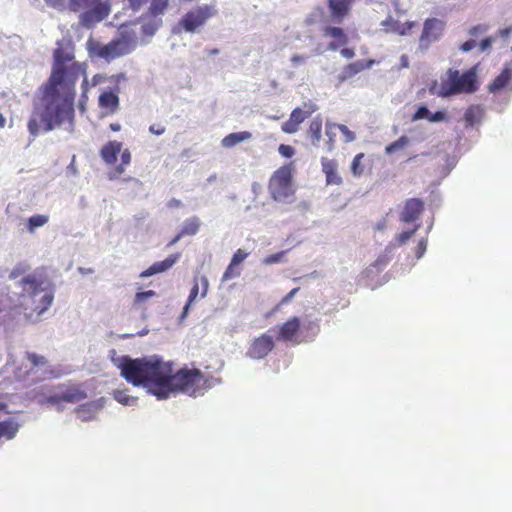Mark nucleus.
I'll list each match as a JSON object with an SVG mask.
<instances>
[{
	"mask_svg": "<svg viewBox=\"0 0 512 512\" xmlns=\"http://www.w3.org/2000/svg\"><path fill=\"white\" fill-rule=\"evenodd\" d=\"M395 249V244L389 243L384 252L378 256L376 261L367 269V272L370 273L373 269L376 271H381L386 267V265L392 260L393 253Z\"/></svg>",
	"mask_w": 512,
	"mask_h": 512,
	"instance_id": "23",
	"label": "nucleus"
},
{
	"mask_svg": "<svg viewBox=\"0 0 512 512\" xmlns=\"http://www.w3.org/2000/svg\"><path fill=\"white\" fill-rule=\"evenodd\" d=\"M49 222V216L45 214H37L28 218L26 228L27 231L33 234L36 229L43 227Z\"/></svg>",
	"mask_w": 512,
	"mask_h": 512,
	"instance_id": "29",
	"label": "nucleus"
},
{
	"mask_svg": "<svg viewBox=\"0 0 512 512\" xmlns=\"http://www.w3.org/2000/svg\"><path fill=\"white\" fill-rule=\"evenodd\" d=\"M420 226L421 225L418 223V224H415L412 229L402 231L401 233L396 235L395 242H392V243L395 244V247L397 245L398 246L404 245L412 238V236L416 233V231L420 228Z\"/></svg>",
	"mask_w": 512,
	"mask_h": 512,
	"instance_id": "33",
	"label": "nucleus"
},
{
	"mask_svg": "<svg viewBox=\"0 0 512 512\" xmlns=\"http://www.w3.org/2000/svg\"><path fill=\"white\" fill-rule=\"evenodd\" d=\"M364 154L359 153L357 154L351 164V172L354 176L359 177L364 172V166L361 164V160L363 159Z\"/></svg>",
	"mask_w": 512,
	"mask_h": 512,
	"instance_id": "38",
	"label": "nucleus"
},
{
	"mask_svg": "<svg viewBox=\"0 0 512 512\" xmlns=\"http://www.w3.org/2000/svg\"><path fill=\"white\" fill-rule=\"evenodd\" d=\"M278 151H279L280 155L285 157V158H290L295 153V150H294V148L292 146L284 145V144H281L279 146Z\"/></svg>",
	"mask_w": 512,
	"mask_h": 512,
	"instance_id": "49",
	"label": "nucleus"
},
{
	"mask_svg": "<svg viewBox=\"0 0 512 512\" xmlns=\"http://www.w3.org/2000/svg\"><path fill=\"white\" fill-rule=\"evenodd\" d=\"M424 210V203L418 198L407 199L399 213V220L403 223H412L419 219Z\"/></svg>",
	"mask_w": 512,
	"mask_h": 512,
	"instance_id": "12",
	"label": "nucleus"
},
{
	"mask_svg": "<svg viewBox=\"0 0 512 512\" xmlns=\"http://www.w3.org/2000/svg\"><path fill=\"white\" fill-rule=\"evenodd\" d=\"M300 330V319L293 317L278 328V338L282 341L297 342V334Z\"/></svg>",
	"mask_w": 512,
	"mask_h": 512,
	"instance_id": "14",
	"label": "nucleus"
},
{
	"mask_svg": "<svg viewBox=\"0 0 512 512\" xmlns=\"http://www.w3.org/2000/svg\"><path fill=\"white\" fill-rule=\"evenodd\" d=\"M269 192L275 201L285 202L294 193L291 182V169L282 166L276 170L269 181Z\"/></svg>",
	"mask_w": 512,
	"mask_h": 512,
	"instance_id": "9",
	"label": "nucleus"
},
{
	"mask_svg": "<svg viewBox=\"0 0 512 512\" xmlns=\"http://www.w3.org/2000/svg\"><path fill=\"white\" fill-rule=\"evenodd\" d=\"M337 128L340 130V132L344 136V141L346 143L353 142L356 139L355 133L344 124H337Z\"/></svg>",
	"mask_w": 512,
	"mask_h": 512,
	"instance_id": "41",
	"label": "nucleus"
},
{
	"mask_svg": "<svg viewBox=\"0 0 512 512\" xmlns=\"http://www.w3.org/2000/svg\"><path fill=\"white\" fill-rule=\"evenodd\" d=\"M447 120V115L443 111H438L436 113L431 112V116L429 118V122L436 123V122H443Z\"/></svg>",
	"mask_w": 512,
	"mask_h": 512,
	"instance_id": "52",
	"label": "nucleus"
},
{
	"mask_svg": "<svg viewBox=\"0 0 512 512\" xmlns=\"http://www.w3.org/2000/svg\"><path fill=\"white\" fill-rule=\"evenodd\" d=\"M446 23L438 18H428L424 21L423 30L419 38L418 47L426 51L430 45L438 41L445 30Z\"/></svg>",
	"mask_w": 512,
	"mask_h": 512,
	"instance_id": "10",
	"label": "nucleus"
},
{
	"mask_svg": "<svg viewBox=\"0 0 512 512\" xmlns=\"http://www.w3.org/2000/svg\"><path fill=\"white\" fill-rule=\"evenodd\" d=\"M247 256H248V253H247V252H245V251H244V250H242V249H238V250L234 253V255H233L232 260H231V262H230V263H231L232 265L236 266V265L240 264L242 261H244V260L247 258Z\"/></svg>",
	"mask_w": 512,
	"mask_h": 512,
	"instance_id": "45",
	"label": "nucleus"
},
{
	"mask_svg": "<svg viewBox=\"0 0 512 512\" xmlns=\"http://www.w3.org/2000/svg\"><path fill=\"white\" fill-rule=\"evenodd\" d=\"M322 170L326 175L328 184H340L341 178L337 174V165L335 161L322 158Z\"/></svg>",
	"mask_w": 512,
	"mask_h": 512,
	"instance_id": "26",
	"label": "nucleus"
},
{
	"mask_svg": "<svg viewBox=\"0 0 512 512\" xmlns=\"http://www.w3.org/2000/svg\"><path fill=\"white\" fill-rule=\"evenodd\" d=\"M426 249H427V239L426 238H422L418 242V245H417V248H416V257H417V259H420L424 255V253L426 252Z\"/></svg>",
	"mask_w": 512,
	"mask_h": 512,
	"instance_id": "51",
	"label": "nucleus"
},
{
	"mask_svg": "<svg viewBox=\"0 0 512 512\" xmlns=\"http://www.w3.org/2000/svg\"><path fill=\"white\" fill-rule=\"evenodd\" d=\"M306 61V57L302 56V55H294L292 58H291V62L294 66H298V65H301V64H304Z\"/></svg>",
	"mask_w": 512,
	"mask_h": 512,
	"instance_id": "61",
	"label": "nucleus"
},
{
	"mask_svg": "<svg viewBox=\"0 0 512 512\" xmlns=\"http://www.w3.org/2000/svg\"><path fill=\"white\" fill-rule=\"evenodd\" d=\"M109 357L120 370V375L130 384L143 387L158 400H165L178 393L192 397L203 395L212 384L197 369L174 371L173 364L157 355L131 358L111 350Z\"/></svg>",
	"mask_w": 512,
	"mask_h": 512,
	"instance_id": "2",
	"label": "nucleus"
},
{
	"mask_svg": "<svg viewBox=\"0 0 512 512\" xmlns=\"http://www.w3.org/2000/svg\"><path fill=\"white\" fill-rule=\"evenodd\" d=\"M285 254H286L285 251H281V252L269 255L262 260V263L265 265H273V264L281 263V262H283Z\"/></svg>",
	"mask_w": 512,
	"mask_h": 512,
	"instance_id": "39",
	"label": "nucleus"
},
{
	"mask_svg": "<svg viewBox=\"0 0 512 512\" xmlns=\"http://www.w3.org/2000/svg\"><path fill=\"white\" fill-rule=\"evenodd\" d=\"M30 398L40 405L48 404L61 411L64 403H78L87 398V394L79 385L54 387L41 384L30 391Z\"/></svg>",
	"mask_w": 512,
	"mask_h": 512,
	"instance_id": "4",
	"label": "nucleus"
},
{
	"mask_svg": "<svg viewBox=\"0 0 512 512\" xmlns=\"http://www.w3.org/2000/svg\"><path fill=\"white\" fill-rule=\"evenodd\" d=\"M169 0H151L148 14L162 16L168 6Z\"/></svg>",
	"mask_w": 512,
	"mask_h": 512,
	"instance_id": "34",
	"label": "nucleus"
},
{
	"mask_svg": "<svg viewBox=\"0 0 512 512\" xmlns=\"http://www.w3.org/2000/svg\"><path fill=\"white\" fill-rule=\"evenodd\" d=\"M199 280H200V283L202 285L201 298H204L207 295V291H208V287H209V282H208L207 277L204 276V275H202Z\"/></svg>",
	"mask_w": 512,
	"mask_h": 512,
	"instance_id": "54",
	"label": "nucleus"
},
{
	"mask_svg": "<svg viewBox=\"0 0 512 512\" xmlns=\"http://www.w3.org/2000/svg\"><path fill=\"white\" fill-rule=\"evenodd\" d=\"M493 41L494 40L492 37H488V38H485L484 40H482L480 43V51L484 52V51L488 50L491 47Z\"/></svg>",
	"mask_w": 512,
	"mask_h": 512,
	"instance_id": "56",
	"label": "nucleus"
},
{
	"mask_svg": "<svg viewBox=\"0 0 512 512\" xmlns=\"http://www.w3.org/2000/svg\"><path fill=\"white\" fill-rule=\"evenodd\" d=\"M400 63L402 68H408L409 67V59L407 55H402L400 57Z\"/></svg>",
	"mask_w": 512,
	"mask_h": 512,
	"instance_id": "64",
	"label": "nucleus"
},
{
	"mask_svg": "<svg viewBox=\"0 0 512 512\" xmlns=\"http://www.w3.org/2000/svg\"><path fill=\"white\" fill-rule=\"evenodd\" d=\"M308 135L312 140V144L314 146H318L322 137V118L321 116H316L310 123L308 129Z\"/></svg>",
	"mask_w": 512,
	"mask_h": 512,
	"instance_id": "28",
	"label": "nucleus"
},
{
	"mask_svg": "<svg viewBox=\"0 0 512 512\" xmlns=\"http://www.w3.org/2000/svg\"><path fill=\"white\" fill-rule=\"evenodd\" d=\"M217 14L215 5H200L186 12L177 25L172 29L173 34H180L182 31L195 33L206 22Z\"/></svg>",
	"mask_w": 512,
	"mask_h": 512,
	"instance_id": "8",
	"label": "nucleus"
},
{
	"mask_svg": "<svg viewBox=\"0 0 512 512\" xmlns=\"http://www.w3.org/2000/svg\"><path fill=\"white\" fill-rule=\"evenodd\" d=\"M81 87L83 89V93H82V99L80 101V106L83 109L84 108V100L83 99L86 98V92L88 89V80L86 77H84Z\"/></svg>",
	"mask_w": 512,
	"mask_h": 512,
	"instance_id": "60",
	"label": "nucleus"
},
{
	"mask_svg": "<svg viewBox=\"0 0 512 512\" xmlns=\"http://www.w3.org/2000/svg\"><path fill=\"white\" fill-rule=\"evenodd\" d=\"M251 138H252V133L249 131L233 132V133L226 135L221 140V145L224 148H232L241 142L250 140Z\"/></svg>",
	"mask_w": 512,
	"mask_h": 512,
	"instance_id": "25",
	"label": "nucleus"
},
{
	"mask_svg": "<svg viewBox=\"0 0 512 512\" xmlns=\"http://www.w3.org/2000/svg\"><path fill=\"white\" fill-rule=\"evenodd\" d=\"M122 150V143L118 141H109L101 149V157L108 164L113 165L117 161V156Z\"/></svg>",
	"mask_w": 512,
	"mask_h": 512,
	"instance_id": "21",
	"label": "nucleus"
},
{
	"mask_svg": "<svg viewBox=\"0 0 512 512\" xmlns=\"http://www.w3.org/2000/svg\"><path fill=\"white\" fill-rule=\"evenodd\" d=\"M106 80H107L106 76L101 75V74H96V75L93 76V78L91 80V85L92 86H97V85L102 84Z\"/></svg>",
	"mask_w": 512,
	"mask_h": 512,
	"instance_id": "57",
	"label": "nucleus"
},
{
	"mask_svg": "<svg viewBox=\"0 0 512 512\" xmlns=\"http://www.w3.org/2000/svg\"><path fill=\"white\" fill-rule=\"evenodd\" d=\"M21 292L13 298L8 294L0 295V312L5 309L19 308L25 319L37 323L54 301L51 281L40 272L31 273L18 282Z\"/></svg>",
	"mask_w": 512,
	"mask_h": 512,
	"instance_id": "3",
	"label": "nucleus"
},
{
	"mask_svg": "<svg viewBox=\"0 0 512 512\" xmlns=\"http://www.w3.org/2000/svg\"><path fill=\"white\" fill-rule=\"evenodd\" d=\"M478 89L476 67L463 73L458 70L449 69L446 78L441 82L437 93L440 97H449L461 93H473Z\"/></svg>",
	"mask_w": 512,
	"mask_h": 512,
	"instance_id": "7",
	"label": "nucleus"
},
{
	"mask_svg": "<svg viewBox=\"0 0 512 512\" xmlns=\"http://www.w3.org/2000/svg\"><path fill=\"white\" fill-rule=\"evenodd\" d=\"M27 358L32 365L31 369L41 367L46 364V359L43 356H38L36 354H28Z\"/></svg>",
	"mask_w": 512,
	"mask_h": 512,
	"instance_id": "42",
	"label": "nucleus"
},
{
	"mask_svg": "<svg viewBox=\"0 0 512 512\" xmlns=\"http://www.w3.org/2000/svg\"><path fill=\"white\" fill-rule=\"evenodd\" d=\"M156 296V292L153 291V290H148V291H144V292H138L136 293L135 295V303L136 304H140L146 300H148L149 298H152Z\"/></svg>",
	"mask_w": 512,
	"mask_h": 512,
	"instance_id": "44",
	"label": "nucleus"
},
{
	"mask_svg": "<svg viewBox=\"0 0 512 512\" xmlns=\"http://www.w3.org/2000/svg\"><path fill=\"white\" fill-rule=\"evenodd\" d=\"M234 265H232L231 263L229 264V266L227 267V269L225 270L223 276H222V281H228L234 277H237L239 276V272H235L234 271Z\"/></svg>",
	"mask_w": 512,
	"mask_h": 512,
	"instance_id": "50",
	"label": "nucleus"
},
{
	"mask_svg": "<svg viewBox=\"0 0 512 512\" xmlns=\"http://www.w3.org/2000/svg\"><path fill=\"white\" fill-rule=\"evenodd\" d=\"M316 107L311 105V108L307 111H303L301 108H295L289 119L282 124V131L287 134H294L299 130V125L304 122L314 111Z\"/></svg>",
	"mask_w": 512,
	"mask_h": 512,
	"instance_id": "13",
	"label": "nucleus"
},
{
	"mask_svg": "<svg viewBox=\"0 0 512 512\" xmlns=\"http://www.w3.org/2000/svg\"><path fill=\"white\" fill-rule=\"evenodd\" d=\"M337 128V124L327 121L326 122V135L329 138V149H331L332 142L335 138V133L333 132V129Z\"/></svg>",
	"mask_w": 512,
	"mask_h": 512,
	"instance_id": "47",
	"label": "nucleus"
},
{
	"mask_svg": "<svg viewBox=\"0 0 512 512\" xmlns=\"http://www.w3.org/2000/svg\"><path fill=\"white\" fill-rule=\"evenodd\" d=\"M44 1L49 7H52L59 11H63L65 9H67L66 0H44Z\"/></svg>",
	"mask_w": 512,
	"mask_h": 512,
	"instance_id": "46",
	"label": "nucleus"
},
{
	"mask_svg": "<svg viewBox=\"0 0 512 512\" xmlns=\"http://www.w3.org/2000/svg\"><path fill=\"white\" fill-rule=\"evenodd\" d=\"M148 0H128V5L133 11L140 10Z\"/></svg>",
	"mask_w": 512,
	"mask_h": 512,
	"instance_id": "53",
	"label": "nucleus"
},
{
	"mask_svg": "<svg viewBox=\"0 0 512 512\" xmlns=\"http://www.w3.org/2000/svg\"><path fill=\"white\" fill-rule=\"evenodd\" d=\"M29 269V267L24 264V263H21L19 265H17L10 273L9 277L11 279H16L17 277H19L21 274L25 273L27 270Z\"/></svg>",
	"mask_w": 512,
	"mask_h": 512,
	"instance_id": "48",
	"label": "nucleus"
},
{
	"mask_svg": "<svg viewBox=\"0 0 512 512\" xmlns=\"http://www.w3.org/2000/svg\"><path fill=\"white\" fill-rule=\"evenodd\" d=\"M484 116V108L480 105L470 106L464 115L465 122L468 126L479 124Z\"/></svg>",
	"mask_w": 512,
	"mask_h": 512,
	"instance_id": "27",
	"label": "nucleus"
},
{
	"mask_svg": "<svg viewBox=\"0 0 512 512\" xmlns=\"http://www.w3.org/2000/svg\"><path fill=\"white\" fill-rule=\"evenodd\" d=\"M476 46L475 40H468L460 46V50L463 52H469Z\"/></svg>",
	"mask_w": 512,
	"mask_h": 512,
	"instance_id": "55",
	"label": "nucleus"
},
{
	"mask_svg": "<svg viewBox=\"0 0 512 512\" xmlns=\"http://www.w3.org/2000/svg\"><path fill=\"white\" fill-rule=\"evenodd\" d=\"M342 45H339V41H337L336 39H334V41L330 42L328 44V47L327 49L328 50H331V51H336L339 47H341Z\"/></svg>",
	"mask_w": 512,
	"mask_h": 512,
	"instance_id": "63",
	"label": "nucleus"
},
{
	"mask_svg": "<svg viewBox=\"0 0 512 512\" xmlns=\"http://www.w3.org/2000/svg\"><path fill=\"white\" fill-rule=\"evenodd\" d=\"M180 258V254H172L163 261L153 263L148 269L144 270L141 274V278H147L155 274L163 273L169 270Z\"/></svg>",
	"mask_w": 512,
	"mask_h": 512,
	"instance_id": "15",
	"label": "nucleus"
},
{
	"mask_svg": "<svg viewBox=\"0 0 512 512\" xmlns=\"http://www.w3.org/2000/svg\"><path fill=\"white\" fill-rule=\"evenodd\" d=\"M430 116L431 111L426 106H420L412 116V120L417 121L421 119H427L429 121Z\"/></svg>",
	"mask_w": 512,
	"mask_h": 512,
	"instance_id": "40",
	"label": "nucleus"
},
{
	"mask_svg": "<svg viewBox=\"0 0 512 512\" xmlns=\"http://www.w3.org/2000/svg\"><path fill=\"white\" fill-rule=\"evenodd\" d=\"M136 47V35L129 31H121L117 37L106 44L92 38L86 42V48L90 57L103 59L107 62L132 53Z\"/></svg>",
	"mask_w": 512,
	"mask_h": 512,
	"instance_id": "5",
	"label": "nucleus"
},
{
	"mask_svg": "<svg viewBox=\"0 0 512 512\" xmlns=\"http://www.w3.org/2000/svg\"><path fill=\"white\" fill-rule=\"evenodd\" d=\"M298 291H299V288L292 289L286 296L283 297V299L281 300V303L286 304V303L290 302L293 299V297L297 294Z\"/></svg>",
	"mask_w": 512,
	"mask_h": 512,
	"instance_id": "59",
	"label": "nucleus"
},
{
	"mask_svg": "<svg viewBox=\"0 0 512 512\" xmlns=\"http://www.w3.org/2000/svg\"><path fill=\"white\" fill-rule=\"evenodd\" d=\"M198 293H199V283H198L197 278H195L194 279V285H193V287H192V289L190 291L187 303H186V305L183 308L182 318L187 316L189 308H190L191 304L196 300V298L198 296Z\"/></svg>",
	"mask_w": 512,
	"mask_h": 512,
	"instance_id": "36",
	"label": "nucleus"
},
{
	"mask_svg": "<svg viewBox=\"0 0 512 512\" xmlns=\"http://www.w3.org/2000/svg\"><path fill=\"white\" fill-rule=\"evenodd\" d=\"M142 33L146 36L152 37L156 34L159 28L162 26L163 21L161 16L146 14L142 16Z\"/></svg>",
	"mask_w": 512,
	"mask_h": 512,
	"instance_id": "20",
	"label": "nucleus"
},
{
	"mask_svg": "<svg viewBox=\"0 0 512 512\" xmlns=\"http://www.w3.org/2000/svg\"><path fill=\"white\" fill-rule=\"evenodd\" d=\"M99 107L107 113L113 114L118 110L119 97L117 93L112 91H103L98 98Z\"/></svg>",
	"mask_w": 512,
	"mask_h": 512,
	"instance_id": "19",
	"label": "nucleus"
},
{
	"mask_svg": "<svg viewBox=\"0 0 512 512\" xmlns=\"http://www.w3.org/2000/svg\"><path fill=\"white\" fill-rule=\"evenodd\" d=\"M304 330L311 331V336L313 337L319 332V326H318L317 322H315V321H304L301 323L300 331H304Z\"/></svg>",
	"mask_w": 512,
	"mask_h": 512,
	"instance_id": "43",
	"label": "nucleus"
},
{
	"mask_svg": "<svg viewBox=\"0 0 512 512\" xmlns=\"http://www.w3.org/2000/svg\"><path fill=\"white\" fill-rule=\"evenodd\" d=\"M200 227V220L197 217H191L184 221L181 233L185 235H195Z\"/></svg>",
	"mask_w": 512,
	"mask_h": 512,
	"instance_id": "32",
	"label": "nucleus"
},
{
	"mask_svg": "<svg viewBox=\"0 0 512 512\" xmlns=\"http://www.w3.org/2000/svg\"><path fill=\"white\" fill-rule=\"evenodd\" d=\"M274 345L273 337L270 334H262L252 340L247 349L246 356L254 360H261L272 351Z\"/></svg>",
	"mask_w": 512,
	"mask_h": 512,
	"instance_id": "11",
	"label": "nucleus"
},
{
	"mask_svg": "<svg viewBox=\"0 0 512 512\" xmlns=\"http://www.w3.org/2000/svg\"><path fill=\"white\" fill-rule=\"evenodd\" d=\"M417 24L414 21H407L401 23L398 20L388 17L381 22V26L386 28L387 32H392L401 36H406L410 33V30Z\"/></svg>",
	"mask_w": 512,
	"mask_h": 512,
	"instance_id": "18",
	"label": "nucleus"
},
{
	"mask_svg": "<svg viewBox=\"0 0 512 512\" xmlns=\"http://www.w3.org/2000/svg\"><path fill=\"white\" fill-rule=\"evenodd\" d=\"M120 153H121V164L118 167H116L115 173L110 176L111 179H113L114 177H116L118 175H121L124 172L125 167L127 165H129L131 162V154L128 149H125L123 151L121 150Z\"/></svg>",
	"mask_w": 512,
	"mask_h": 512,
	"instance_id": "35",
	"label": "nucleus"
},
{
	"mask_svg": "<svg viewBox=\"0 0 512 512\" xmlns=\"http://www.w3.org/2000/svg\"><path fill=\"white\" fill-rule=\"evenodd\" d=\"M113 398L124 406H136L138 398L127 394L126 390L116 389L112 392Z\"/></svg>",
	"mask_w": 512,
	"mask_h": 512,
	"instance_id": "30",
	"label": "nucleus"
},
{
	"mask_svg": "<svg viewBox=\"0 0 512 512\" xmlns=\"http://www.w3.org/2000/svg\"><path fill=\"white\" fill-rule=\"evenodd\" d=\"M340 54L346 59H351L355 56L354 50L350 48L341 49Z\"/></svg>",
	"mask_w": 512,
	"mask_h": 512,
	"instance_id": "62",
	"label": "nucleus"
},
{
	"mask_svg": "<svg viewBox=\"0 0 512 512\" xmlns=\"http://www.w3.org/2000/svg\"><path fill=\"white\" fill-rule=\"evenodd\" d=\"M512 79V62L508 63L503 71L498 75L495 80L489 85V90L492 93L504 88Z\"/></svg>",
	"mask_w": 512,
	"mask_h": 512,
	"instance_id": "24",
	"label": "nucleus"
},
{
	"mask_svg": "<svg viewBox=\"0 0 512 512\" xmlns=\"http://www.w3.org/2000/svg\"><path fill=\"white\" fill-rule=\"evenodd\" d=\"M104 398L91 401L81 405L77 410V417L83 421H90L95 418V415L103 408Z\"/></svg>",
	"mask_w": 512,
	"mask_h": 512,
	"instance_id": "17",
	"label": "nucleus"
},
{
	"mask_svg": "<svg viewBox=\"0 0 512 512\" xmlns=\"http://www.w3.org/2000/svg\"><path fill=\"white\" fill-rule=\"evenodd\" d=\"M165 127L164 126H156V125H151L149 127V131L154 134V135H157V136H160L162 134L165 133Z\"/></svg>",
	"mask_w": 512,
	"mask_h": 512,
	"instance_id": "58",
	"label": "nucleus"
},
{
	"mask_svg": "<svg viewBox=\"0 0 512 512\" xmlns=\"http://www.w3.org/2000/svg\"><path fill=\"white\" fill-rule=\"evenodd\" d=\"M375 64L374 60H357L353 63L346 65L338 78L340 82H345L354 75L360 73L365 69H370Z\"/></svg>",
	"mask_w": 512,
	"mask_h": 512,
	"instance_id": "16",
	"label": "nucleus"
},
{
	"mask_svg": "<svg viewBox=\"0 0 512 512\" xmlns=\"http://www.w3.org/2000/svg\"><path fill=\"white\" fill-rule=\"evenodd\" d=\"M324 36L331 37L339 41V45H346L348 43V37L344 31L338 27H326L324 29Z\"/></svg>",
	"mask_w": 512,
	"mask_h": 512,
	"instance_id": "31",
	"label": "nucleus"
},
{
	"mask_svg": "<svg viewBox=\"0 0 512 512\" xmlns=\"http://www.w3.org/2000/svg\"><path fill=\"white\" fill-rule=\"evenodd\" d=\"M329 9L333 21L341 22L350 9V0H329Z\"/></svg>",
	"mask_w": 512,
	"mask_h": 512,
	"instance_id": "22",
	"label": "nucleus"
},
{
	"mask_svg": "<svg viewBox=\"0 0 512 512\" xmlns=\"http://www.w3.org/2000/svg\"><path fill=\"white\" fill-rule=\"evenodd\" d=\"M48 80L36 91L27 122L32 137L62 128L72 133L75 125V85L85 76L86 65L75 61L74 44L68 37L57 42Z\"/></svg>",
	"mask_w": 512,
	"mask_h": 512,
	"instance_id": "1",
	"label": "nucleus"
},
{
	"mask_svg": "<svg viewBox=\"0 0 512 512\" xmlns=\"http://www.w3.org/2000/svg\"><path fill=\"white\" fill-rule=\"evenodd\" d=\"M409 144V138L401 136L398 140L386 146L385 151L387 154H392L398 150L404 149Z\"/></svg>",
	"mask_w": 512,
	"mask_h": 512,
	"instance_id": "37",
	"label": "nucleus"
},
{
	"mask_svg": "<svg viewBox=\"0 0 512 512\" xmlns=\"http://www.w3.org/2000/svg\"><path fill=\"white\" fill-rule=\"evenodd\" d=\"M67 9L79 13V24L90 29L109 16L111 5L109 0H68Z\"/></svg>",
	"mask_w": 512,
	"mask_h": 512,
	"instance_id": "6",
	"label": "nucleus"
}]
</instances>
